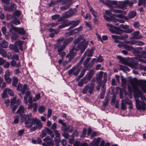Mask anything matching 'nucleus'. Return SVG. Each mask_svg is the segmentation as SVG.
<instances>
[{"label":"nucleus","instance_id":"obj_16","mask_svg":"<svg viewBox=\"0 0 146 146\" xmlns=\"http://www.w3.org/2000/svg\"><path fill=\"white\" fill-rule=\"evenodd\" d=\"M103 72L102 71L100 72L99 74L97 75L96 80L98 84H100L101 83L102 77H103Z\"/></svg>","mask_w":146,"mask_h":146},{"label":"nucleus","instance_id":"obj_43","mask_svg":"<svg viewBox=\"0 0 146 146\" xmlns=\"http://www.w3.org/2000/svg\"><path fill=\"white\" fill-rule=\"evenodd\" d=\"M105 91L106 89L105 88L102 89V92L100 94V99H103L104 98Z\"/></svg>","mask_w":146,"mask_h":146},{"label":"nucleus","instance_id":"obj_44","mask_svg":"<svg viewBox=\"0 0 146 146\" xmlns=\"http://www.w3.org/2000/svg\"><path fill=\"white\" fill-rule=\"evenodd\" d=\"M124 48L126 50L129 51H131L133 49V47L132 46L127 45L125 44L124 46Z\"/></svg>","mask_w":146,"mask_h":146},{"label":"nucleus","instance_id":"obj_60","mask_svg":"<svg viewBox=\"0 0 146 146\" xmlns=\"http://www.w3.org/2000/svg\"><path fill=\"white\" fill-rule=\"evenodd\" d=\"M12 59L13 60H19V56L18 55L15 54L12 57Z\"/></svg>","mask_w":146,"mask_h":146},{"label":"nucleus","instance_id":"obj_5","mask_svg":"<svg viewBox=\"0 0 146 146\" xmlns=\"http://www.w3.org/2000/svg\"><path fill=\"white\" fill-rule=\"evenodd\" d=\"M27 85L25 84L23 86V88H22L21 92L23 94H25L26 95L24 97V101L25 104L27 105L28 104V102L27 101L28 96L31 94V92L28 90H27Z\"/></svg>","mask_w":146,"mask_h":146},{"label":"nucleus","instance_id":"obj_61","mask_svg":"<svg viewBox=\"0 0 146 146\" xmlns=\"http://www.w3.org/2000/svg\"><path fill=\"white\" fill-rule=\"evenodd\" d=\"M68 25L67 23L61 25H60L59 26V29H62L63 28H65L66 27H68Z\"/></svg>","mask_w":146,"mask_h":146},{"label":"nucleus","instance_id":"obj_19","mask_svg":"<svg viewBox=\"0 0 146 146\" xmlns=\"http://www.w3.org/2000/svg\"><path fill=\"white\" fill-rule=\"evenodd\" d=\"M5 9L6 11H14V10L16 8V5L14 3H12L11 4V8H9L7 7H5Z\"/></svg>","mask_w":146,"mask_h":146},{"label":"nucleus","instance_id":"obj_52","mask_svg":"<svg viewBox=\"0 0 146 146\" xmlns=\"http://www.w3.org/2000/svg\"><path fill=\"white\" fill-rule=\"evenodd\" d=\"M12 73V72L9 71V70H7L5 72V74L4 75V77H10L11 74Z\"/></svg>","mask_w":146,"mask_h":146},{"label":"nucleus","instance_id":"obj_11","mask_svg":"<svg viewBox=\"0 0 146 146\" xmlns=\"http://www.w3.org/2000/svg\"><path fill=\"white\" fill-rule=\"evenodd\" d=\"M128 4L129 5L130 7H131L133 3V2H132L131 1L130 2H129L128 0H126L123 1L122 3L120 4L119 7L122 9H125L127 8L126 5Z\"/></svg>","mask_w":146,"mask_h":146},{"label":"nucleus","instance_id":"obj_63","mask_svg":"<svg viewBox=\"0 0 146 146\" xmlns=\"http://www.w3.org/2000/svg\"><path fill=\"white\" fill-rule=\"evenodd\" d=\"M64 126L62 127V130L64 131H66L68 130L70 128V126L67 127L65 124V125H63Z\"/></svg>","mask_w":146,"mask_h":146},{"label":"nucleus","instance_id":"obj_26","mask_svg":"<svg viewBox=\"0 0 146 146\" xmlns=\"http://www.w3.org/2000/svg\"><path fill=\"white\" fill-rule=\"evenodd\" d=\"M15 43L16 45L18 46L19 49L21 50L22 51L23 50L22 45L23 44V41L20 40H18Z\"/></svg>","mask_w":146,"mask_h":146},{"label":"nucleus","instance_id":"obj_9","mask_svg":"<svg viewBox=\"0 0 146 146\" xmlns=\"http://www.w3.org/2000/svg\"><path fill=\"white\" fill-rule=\"evenodd\" d=\"M10 31L12 32V31H15L18 34L22 35H25V31L23 28L11 26V28H9Z\"/></svg>","mask_w":146,"mask_h":146},{"label":"nucleus","instance_id":"obj_47","mask_svg":"<svg viewBox=\"0 0 146 146\" xmlns=\"http://www.w3.org/2000/svg\"><path fill=\"white\" fill-rule=\"evenodd\" d=\"M74 146H88V144L86 143H80L79 142L75 143L74 144Z\"/></svg>","mask_w":146,"mask_h":146},{"label":"nucleus","instance_id":"obj_29","mask_svg":"<svg viewBox=\"0 0 146 146\" xmlns=\"http://www.w3.org/2000/svg\"><path fill=\"white\" fill-rule=\"evenodd\" d=\"M8 42L4 40L2 43H0V48H6L8 46Z\"/></svg>","mask_w":146,"mask_h":146},{"label":"nucleus","instance_id":"obj_8","mask_svg":"<svg viewBox=\"0 0 146 146\" xmlns=\"http://www.w3.org/2000/svg\"><path fill=\"white\" fill-rule=\"evenodd\" d=\"M76 12L75 9H69L63 14L62 17L64 18H69L74 15Z\"/></svg>","mask_w":146,"mask_h":146},{"label":"nucleus","instance_id":"obj_10","mask_svg":"<svg viewBox=\"0 0 146 146\" xmlns=\"http://www.w3.org/2000/svg\"><path fill=\"white\" fill-rule=\"evenodd\" d=\"M81 68V66H75L68 71V74L69 75H71L73 74L74 76L77 75L79 73Z\"/></svg>","mask_w":146,"mask_h":146},{"label":"nucleus","instance_id":"obj_28","mask_svg":"<svg viewBox=\"0 0 146 146\" xmlns=\"http://www.w3.org/2000/svg\"><path fill=\"white\" fill-rule=\"evenodd\" d=\"M104 17L105 19L108 21H111L114 22V21L116 20V19L114 18L113 17H111L110 16V17L109 18L106 15H104Z\"/></svg>","mask_w":146,"mask_h":146},{"label":"nucleus","instance_id":"obj_53","mask_svg":"<svg viewBox=\"0 0 146 146\" xmlns=\"http://www.w3.org/2000/svg\"><path fill=\"white\" fill-rule=\"evenodd\" d=\"M82 80L83 83L84 84H86L88 82V81H90V80H88V78L86 76L84 77L82 79Z\"/></svg>","mask_w":146,"mask_h":146},{"label":"nucleus","instance_id":"obj_64","mask_svg":"<svg viewBox=\"0 0 146 146\" xmlns=\"http://www.w3.org/2000/svg\"><path fill=\"white\" fill-rule=\"evenodd\" d=\"M25 130L24 129H21L18 131V135L19 136H21L24 133Z\"/></svg>","mask_w":146,"mask_h":146},{"label":"nucleus","instance_id":"obj_49","mask_svg":"<svg viewBox=\"0 0 146 146\" xmlns=\"http://www.w3.org/2000/svg\"><path fill=\"white\" fill-rule=\"evenodd\" d=\"M70 7V5L67 4L65 6L60 7L61 10L64 11Z\"/></svg>","mask_w":146,"mask_h":146},{"label":"nucleus","instance_id":"obj_41","mask_svg":"<svg viewBox=\"0 0 146 146\" xmlns=\"http://www.w3.org/2000/svg\"><path fill=\"white\" fill-rule=\"evenodd\" d=\"M62 50H58V54L62 58H63L66 54V52H65L62 51Z\"/></svg>","mask_w":146,"mask_h":146},{"label":"nucleus","instance_id":"obj_56","mask_svg":"<svg viewBox=\"0 0 146 146\" xmlns=\"http://www.w3.org/2000/svg\"><path fill=\"white\" fill-rule=\"evenodd\" d=\"M112 38L114 40V41L115 43H119L120 41L116 37V35H111Z\"/></svg>","mask_w":146,"mask_h":146},{"label":"nucleus","instance_id":"obj_2","mask_svg":"<svg viewBox=\"0 0 146 146\" xmlns=\"http://www.w3.org/2000/svg\"><path fill=\"white\" fill-rule=\"evenodd\" d=\"M129 82L132 87L136 90H138V87L145 93H146V82L144 80H138L136 79H131Z\"/></svg>","mask_w":146,"mask_h":146},{"label":"nucleus","instance_id":"obj_39","mask_svg":"<svg viewBox=\"0 0 146 146\" xmlns=\"http://www.w3.org/2000/svg\"><path fill=\"white\" fill-rule=\"evenodd\" d=\"M124 102V100H122L121 106V108L122 110H125L127 109V108L126 107V104Z\"/></svg>","mask_w":146,"mask_h":146},{"label":"nucleus","instance_id":"obj_18","mask_svg":"<svg viewBox=\"0 0 146 146\" xmlns=\"http://www.w3.org/2000/svg\"><path fill=\"white\" fill-rule=\"evenodd\" d=\"M26 109L25 107H24L23 106H20L17 110V111L16 113H19L21 115H21H23L22 114L24 113H25L26 112ZM23 114V115H24ZM21 118V117H20ZM21 122V121H20Z\"/></svg>","mask_w":146,"mask_h":146},{"label":"nucleus","instance_id":"obj_50","mask_svg":"<svg viewBox=\"0 0 146 146\" xmlns=\"http://www.w3.org/2000/svg\"><path fill=\"white\" fill-rule=\"evenodd\" d=\"M7 90L5 88L2 94V97L3 98H5L7 96Z\"/></svg>","mask_w":146,"mask_h":146},{"label":"nucleus","instance_id":"obj_58","mask_svg":"<svg viewBox=\"0 0 146 146\" xmlns=\"http://www.w3.org/2000/svg\"><path fill=\"white\" fill-rule=\"evenodd\" d=\"M19 116L16 115L14 117V123L15 124L18 123L19 121Z\"/></svg>","mask_w":146,"mask_h":146},{"label":"nucleus","instance_id":"obj_54","mask_svg":"<svg viewBox=\"0 0 146 146\" xmlns=\"http://www.w3.org/2000/svg\"><path fill=\"white\" fill-rule=\"evenodd\" d=\"M105 141L104 140H102L100 143V146H109L110 143H106L104 145Z\"/></svg>","mask_w":146,"mask_h":146},{"label":"nucleus","instance_id":"obj_57","mask_svg":"<svg viewBox=\"0 0 146 146\" xmlns=\"http://www.w3.org/2000/svg\"><path fill=\"white\" fill-rule=\"evenodd\" d=\"M7 90V92H8L9 94L12 96H13L14 94V93L10 89L8 88H6Z\"/></svg>","mask_w":146,"mask_h":146},{"label":"nucleus","instance_id":"obj_42","mask_svg":"<svg viewBox=\"0 0 146 146\" xmlns=\"http://www.w3.org/2000/svg\"><path fill=\"white\" fill-rule=\"evenodd\" d=\"M121 81L122 86H125L126 85V81L125 79L122 76H121Z\"/></svg>","mask_w":146,"mask_h":146},{"label":"nucleus","instance_id":"obj_15","mask_svg":"<svg viewBox=\"0 0 146 146\" xmlns=\"http://www.w3.org/2000/svg\"><path fill=\"white\" fill-rule=\"evenodd\" d=\"M46 145H53L54 142L52 141V140L49 136H48L46 137L43 139Z\"/></svg>","mask_w":146,"mask_h":146},{"label":"nucleus","instance_id":"obj_12","mask_svg":"<svg viewBox=\"0 0 146 146\" xmlns=\"http://www.w3.org/2000/svg\"><path fill=\"white\" fill-rule=\"evenodd\" d=\"M110 10V11L106 10L105 11L106 14L110 16H111V12L117 13H121L122 12L121 10L114 9L113 7H111Z\"/></svg>","mask_w":146,"mask_h":146},{"label":"nucleus","instance_id":"obj_4","mask_svg":"<svg viewBox=\"0 0 146 146\" xmlns=\"http://www.w3.org/2000/svg\"><path fill=\"white\" fill-rule=\"evenodd\" d=\"M134 97L135 101L136 106L137 109L138 110H141L145 111L146 110V104L143 101H140L139 99L137 98L135 96Z\"/></svg>","mask_w":146,"mask_h":146},{"label":"nucleus","instance_id":"obj_62","mask_svg":"<svg viewBox=\"0 0 146 146\" xmlns=\"http://www.w3.org/2000/svg\"><path fill=\"white\" fill-rule=\"evenodd\" d=\"M103 60L104 59L102 57L101 55H100L99 56L98 59L96 60V62H102L103 61Z\"/></svg>","mask_w":146,"mask_h":146},{"label":"nucleus","instance_id":"obj_17","mask_svg":"<svg viewBox=\"0 0 146 146\" xmlns=\"http://www.w3.org/2000/svg\"><path fill=\"white\" fill-rule=\"evenodd\" d=\"M94 48H92L90 50L89 49H87L85 52L84 54L88 56H92L94 51L95 50Z\"/></svg>","mask_w":146,"mask_h":146},{"label":"nucleus","instance_id":"obj_36","mask_svg":"<svg viewBox=\"0 0 146 146\" xmlns=\"http://www.w3.org/2000/svg\"><path fill=\"white\" fill-rule=\"evenodd\" d=\"M46 108L43 106H39L38 111L39 112L41 113H43L45 111Z\"/></svg>","mask_w":146,"mask_h":146},{"label":"nucleus","instance_id":"obj_27","mask_svg":"<svg viewBox=\"0 0 146 146\" xmlns=\"http://www.w3.org/2000/svg\"><path fill=\"white\" fill-rule=\"evenodd\" d=\"M62 0H57L56 1H52L48 4L49 7L54 6V5L58 4V3L62 1Z\"/></svg>","mask_w":146,"mask_h":146},{"label":"nucleus","instance_id":"obj_48","mask_svg":"<svg viewBox=\"0 0 146 146\" xmlns=\"http://www.w3.org/2000/svg\"><path fill=\"white\" fill-rule=\"evenodd\" d=\"M138 66H139V68L135 67V68L136 69H139L140 70H143L144 71H146V67L144 65H138Z\"/></svg>","mask_w":146,"mask_h":146},{"label":"nucleus","instance_id":"obj_35","mask_svg":"<svg viewBox=\"0 0 146 146\" xmlns=\"http://www.w3.org/2000/svg\"><path fill=\"white\" fill-rule=\"evenodd\" d=\"M139 31H136L134 32L133 33H132V35L134 36V38H136L137 39H140L142 37V36L141 37H138L137 36L139 35Z\"/></svg>","mask_w":146,"mask_h":146},{"label":"nucleus","instance_id":"obj_51","mask_svg":"<svg viewBox=\"0 0 146 146\" xmlns=\"http://www.w3.org/2000/svg\"><path fill=\"white\" fill-rule=\"evenodd\" d=\"M40 97V94H36L35 98L33 99V101L36 102L38 100Z\"/></svg>","mask_w":146,"mask_h":146},{"label":"nucleus","instance_id":"obj_23","mask_svg":"<svg viewBox=\"0 0 146 146\" xmlns=\"http://www.w3.org/2000/svg\"><path fill=\"white\" fill-rule=\"evenodd\" d=\"M101 140V138L100 137L98 138L97 139H94L93 141V143H91L93 146H98L99 142Z\"/></svg>","mask_w":146,"mask_h":146},{"label":"nucleus","instance_id":"obj_30","mask_svg":"<svg viewBox=\"0 0 146 146\" xmlns=\"http://www.w3.org/2000/svg\"><path fill=\"white\" fill-rule=\"evenodd\" d=\"M20 23V21L17 18H15L14 20H12L10 23L11 25V26H13L12 25L15 24V25H16L19 24Z\"/></svg>","mask_w":146,"mask_h":146},{"label":"nucleus","instance_id":"obj_46","mask_svg":"<svg viewBox=\"0 0 146 146\" xmlns=\"http://www.w3.org/2000/svg\"><path fill=\"white\" fill-rule=\"evenodd\" d=\"M82 29V27H80L78 28L75 29L73 30L74 34L77 33L79 32Z\"/></svg>","mask_w":146,"mask_h":146},{"label":"nucleus","instance_id":"obj_38","mask_svg":"<svg viewBox=\"0 0 146 146\" xmlns=\"http://www.w3.org/2000/svg\"><path fill=\"white\" fill-rule=\"evenodd\" d=\"M46 129L48 133L50 135L52 138H53L54 137V134L52 131L47 128H46Z\"/></svg>","mask_w":146,"mask_h":146},{"label":"nucleus","instance_id":"obj_20","mask_svg":"<svg viewBox=\"0 0 146 146\" xmlns=\"http://www.w3.org/2000/svg\"><path fill=\"white\" fill-rule=\"evenodd\" d=\"M88 7L90 11L94 17H98L99 15L98 14L97 12L94 10L93 8L89 4H88Z\"/></svg>","mask_w":146,"mask_h":146},{"label":"nucleus","instance_id":"obj_37","mask_svg":"<svg viewBox=\"0 0 146 146\" xmlns=\"http://www.w3.org/2000/svg\"><path fill=\"white\" fill-rule=\"evenodd\" d=\"M18 82V79L17 78L14 77L13 78L12 83V85L14 87H16Z\"/></svg>","mask_w":146,"mask_h":146},{"label":"nucleus","instance_id":"obj_25","mask_svg":"<svg viewBox=\"0 0 146 146\" xmlns=\"http://www.w3.org/2000/svg\"><path fill=\"white\" fill-rule=\"evenodd\" d=\"M94 74V70L91 69L88 72L86 76L88 77V80H90L93 76Z\"/></svg>","mask_w":146,"mask_h":146},{"label":"nucleus","instance_id":"obj_6","mask_svg":"<svg viewBox=\"0 0 146 146\" xmlns=\"http://www.w3.org/2000/svg\"><path fill=\"white\" fill-rule=\"evenodd\" d=\"M94 90V84L91 83L90 85L89 84L86 85L82 90V92L84 94H86L88 91V92L91 94L93 92Z\"/></svg>","mask_w":146,"mask_h":146},{"label":"nucleus","instance_id":"obj_14","mask_svg":"<svg viewBox=\"0 0 146 146\" xmlns=\"http://www.w3.org/2000/svg\"><path fill=\"white\" fill-rule=\"evenodd\" d=\"M80 21L78 20L76 21H70L68 22V26L71 25V26L68 29V30H70V29H72L74 27H76L79 24Z\"/></svg>","mask_w":146,"mask_h":146},{"label":"nucleus","instance_id":"obj_3","mask_svg":"<svg viewBox=\"0 0 146 146\" xmlns=\"http://www.w3.org/2000/svg\"><path fill=\"white\" fill-rule=\"evenodd\" d=\"M87 45V44L83 45V43L82 42L79 43L76 48L75 46L73 47L67 55L66 57H69V59L71 60L76 54V52L74 51V50L77 51L80 49L81 50V53H82L86 48Z\"/></svg>","mask_w":146,"mask_h":146},{"label":"nucleus","instance_id":"obj_24","mask_svg":"<svg viewBox=\"0 0 146 146\" xmlns=\"http://www.w3.org/2000/svg\"><path fill=\"white\" fill-rule=\"evenodd\" d=\"M38 104L37 103H34L33 105L30 104L29 105L28 108V109H31L33 108V111H37V109L38 107Z\"/></svg>","mask_w":146,"mask_h":146},{"label":"nucleus","instance_id":"obj_1","mask_svg":"<svg viewBox=\"0 0 146 146\" xmlns=\"http://www.w3.org/2000/svg\"><path fill=\"white\" fill-rule=\"evenodd\" d=\"M31 114L29 113L27 115H24L21 116V123L25 121V127L27 128H29L36 123L38 128L40 129L42 126L40 121L37 119H34L31 118Z\"/></svg>","mask_w":146,"mask_h":146},{"label":"nucleus","instance_id":"obj_21","mask_svg":"<svg viewBox=\"0 0 146 146\" xmlns=\"http://www.w3.org/2000/svg\"><path fill=\"white\" fill-rule=\"evenodd\" d=\"M123 32H124V31L123 30L119 28L115 27L113 32H112V33L121 35Z\"/></svg>","mask_w":146,"mask_h":146},{"label":"nucleus","instance_id":"obj_22","mask_svg":"<svg viewBox=\"0 0 146 146\" xmlns=\"http://www.w3.org/2000/svg\"><path fill=\"white\" fill-rule=\"evenodd\" d=\"M139 88L138 87V88ZM133 88L135 91L138 92L139 94L138 95H135L134 96H135L136 98H137L138 99L139 97H140L141 98V100H145V99L146 98V97L145 96L143 95L142 94H141L140 91L139 90V89L138 88V90H136L134 89Z\"/></svg>","mask_w":146,"mask_h":146},{"label":"nucleus","instance_id":"obj_45","mask_svg":"<svg viewBox=\"0 0 146 146\" xmlns=\"http://www.w3.org/2000/svg\"><path fill=\"white\" fill-rule=\"evenodd\" d=\"M12 34V36L11 37V39L12 40H15L18 37V35L16 34L13 33V31L12 32H11Z\"/></svg>","mask_w":146,"mask_h":146},{"label":"nucleus","instance_id":"obj_34","mask_svg":"<svg viewBox=\"0 0 146 146\" xmlns=\"http://www.w3.org/2000/svg\"><path fill=\"white\" fill-rule=\"evenodd\" d=\"M0 54L3 57H5L7 56V52L5 50L0 48Z\"/></svg>","mask_w":146,"mask_h":146},{"label":"nucleus","instance_id":"obj_40","mask_svg":"<svg viewBox=\"0 0 146 146\" xmlns=\"http://www.w3.org/2000/svg\"><path fill=\"white\" fill-rule=\"evenodd\" d=\"M120 69L123 71H129L130 70L129 68L126 66H123L121 65H119Z\"/></svg>","mask_w":146,"mask_h":146},{"label":"nucleus","instance_id":"obj_31","mask_svg":"<svg viewBox=\"0 0 146 146\" xmlns=\"http://www.w3.org/2000/svg\"><path fill=\"white\" fill-rule=\"evenodd\" d=\"M136 15V12L135 11H132L129 12L128 14V18L129 19H132Z\"/></svg>","mask_w":146,"mask_h":146},{"label":"nucleus","instance_id":"obj_13","mask_svg":"<svg viewBox=\"0 0 146 146\" xmlns=\"http://www.w3.org/2000/svg\"><path fill=\"white\" fill-rule=\"evenodd\" d=\"M16 98L15 97L11 100L10 106L13 112H14L17 108L18 106L15 104Z\"/></svg>","mask_w":146,"mask_h":146},{"label":"nucleus","instance_id":"obj_59","mask_svg":"<svg viewBox=\"0 0 146 146\" xmlns=\"http://www.w3.org/2000/svg\"><path fill=\"white\" fill-rule=\"evenodd\" d=\"M90 59L91 58H86L83 64L85 66H86L87 65V64L90 60Z\"/></svg>","mask_w":146,"mask_h":146},{"label":"nucleus","instance_id":"obj_7","mask_svg":"<svg viewBox=\"0 0 146 146\" xmlns=\"http://www.w3.org/2000/svg\"><path fill=\"white\" fill-rule=\"evenodd\" d=\"M64 38L62 37L57 40V44L55 46V48H57L58 50H63L65 48V45L64 42H62L64 40Z\"/></svg>","mask_w":146,"mask_h":146},{"label":"nucleus","instance_id":"obj_32","mask_svg":"<svg viewBox=\"0 0 146 146\" xmlns=\"http://www.w3.org/2000/svg\"><path fill=\"white\" fill-rule=\"evenodd\" d=\"M73 38L72 37H70L65 40L64 42L65 46H66V45L71 42L73 40Z\"/></svg>","mask_w":146,"mask_h":146},{"label":"nucleus","instance_id":"obj_33","mask_svg":"<svg viewBox=\"0 0 146 146\" xmlns=\"http://www.w3.org/2000/svg\"><path fill=\"white\" fill-rule=\"evenodd\" d=\"M107 26L108 28L110 31L112 33V32H113L115 27H114L113 25L108 23L107 24Z\"/></svg>","mask_w":146,"mask_h":146},{"label":"nucleus","instance_id":"obj_55","mask_svg":"<svg viewBox=\"0 0 146 146\" xmlns=\"http://www.w3.org/2000/svg\"><path fill=\"white\" fill-rule=\"evenodd\" d=\"M4 79L5 81L8 84H10L11 83L12 81V79L10 77H4Z\"/></svg>","mask_w":146,"mask_h":146}]
</instances>
